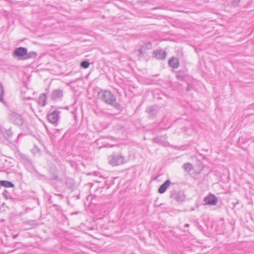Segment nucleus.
<instances>
[{"label":"nucleus","mask_w":254,"mask_h":254,"mask_svg":"<svg viewBox=\"0 0 254 254\" xmlns=\"http://www.w3.org/2000/svg\"><path fill=\"white\" fill-rule=\"evenodd\" d=\"M98 96L105 103L110 105H113L116 101L114 94L108 90H101L98 92Z\"/></svg>","instance_id":"1"},{"label":"nucleus","mask_w":254,"mask_h":254,"mask_svg":"<svg viewBox=\"0 0 254 254\" xmlns=\"http://www.w3.org/2000/svg\"><path fill=\"white\" fill-rule=\"evenodd\" d=\"M109 163L112 166H118L126 163L125 158L120 153L113 154L109 157Z\"/></svg>","instance_id":"2"},{"label":"nucleus","mask_w":254,"mask_h":254,"mask_svg":"<svg viewBox=\"0 0 254 254\" xmlns=\"http://www.w3.org/2000/svg\"><path fill=\"white\" fill-rule=\"evenodd\" d=\"M9 121L17 126H21L23 124L22 116L15 112H11L8 116Z\"/></svg>","instance_id":"3"},{"label":"nucleus","mask_w":254,"mask_h":254,"mask_svg":"<svg viewBox=\"0 0 254 254\" xmlns=\"http://www.w3.org/2000/svg\"><path fill=\"white\" fill-rule=\"evenodd\" d=\"M27 54V48L24 47H18L16 48L12 53V56L14 57H16L19 60H24Z\"/></svg>","instance_id":"4"},{"label":"nucleus","mask_w":254,"mask_h":254,"mask_svg":"<svg viewBox=\"0 0 254 254\" xmlns=\"http://www.w3.org/2000/svg\"><path fill=\"white\" fill-rule=\"evenodd\" d=\"M59 114L57 111H53L47 116L48 121L53 124L57 123L60 117Z\"/></svg>","instance_id":"5"},{"label":"nucleus","mask_w":254,"mask_h":254,"mask_svg":"<svg viewBox=\"0 0 254 254\" xmlns=\"http://www.w3.org/2000/svg\"><path fill=\"white\" fill-rule=\"evenodd\" d=\"M217 198L213 194H210L205 197L204 201L206 204L214 205L217 202Z\"/></svg>","instance_id":"6"},{"label":"nucleus","mask_w":254,"mask_h":254,"mask_svg":"<svg viewBox=\"0 0 254 254\" xmlns=\"http://www.w3.org/2000/svg\"><path fill=\"white\" fill-rule=\"evenodd\" d=\"M154 55L157 59L163 60L166 58L167 53L163 50H160L154 51Z\"/></svg>","instance_id":"7"},{"label":"nucleus","mask_w":254,"mask_h":254,"mask_svg":"<svg viewBox=\"0 0 254 254\" xmlns=\"http://www.w3.org/2000/svg\"><path fill=\"white\" fill-rule=\"evenodd\" d=\"M170 184L171 181L169 180H166L162 185L160 186L158 189V192L161 194L164 193Z\"/></svg>","instance_id":"8"},{"label":"nucleus","mask_w":254,"mask_h":254,"mask_svg":"<svg viewBox=\"0 0 254 254\" xmlns=\"http://www.w3.org/2000/svg\"><path fill=\"white\" fill-rule=\"evenodd\" d=\"M63 96V91L60 89L54 90L51 95V98L53 100H56L62 97Z\"/></svg>","instance_id":"9"},{"label":"nucleus","mask_w":254,"mask_h":254,"mask_svg":"<svg viewBox=\"0 0 254 254\" xmlns=\"http://www.w3.org/2000/svg\"><path fill=\"white\" fill-rule=\"evenodd\" d=\"M46 101L47 99L45 94H42L38 98L37 103L39 105L44 107L46 104Z\"/></svg>","instance_id":"10"},{"label":"nucleus","mask_w":254,"mask_h":254,"mask_svg":"<svg viewBox=\"0 0 254 254\" xmlns=\"http://www.w3.org/2000/svg\"><path fill=\"white\" fill-rule=\"evenodd\" d=\"M169 64L173 68H178L179 66V61L177 59L174 57L171 58L169 60Z\"/></svg>","instance_id":"11"},{"label":"nucleus","mask_w":254,"mask_h":254,"mask_svg":"<svg viewBox=\"0 0 254 254\" xmlns=\"http://www.w3.org/2000/svg\"><path fill=\"white\" fill-rule=\"evenodd\" d=\"M166 138L167 137L166 136H158L153 139V141L154 142L164 145L166 143Z\"/></svg>","instance_id":"12"},{"label":"nucleus","mask_w":254,"mask_h":254,"mask_svg":"<svg viewBox=\"0 0 254 254\" xmlns=\"http://www.w3.org/2000/svg\"><path fill=\"white\" fill-rule=\"evenodd\" d=\"M0 185L7 188H12L14 187V185L8 181H0Z\"/></svg>","instance_id":"13"},{"label":"nucleus","mask_w":254,"mask_h":254,"mask_svg":"<svg viewBox=\"0 0 254 254\" xmlns=\"http://www.w3.org/2000/svg\"><path fill=\"white\" fill-rule=\"evenodd\" d=\"M37 53L35 52L31 51L29 53H28L27 51V54L23 59L27 60L31 58H35L37 57Z\"/></svg>","instance_id":"14"},{"label":"nucleus","mask_w":254,"mask_h":254,"mask_svg":"<svg viewBox=\"0 0 254 254\" xmlns=\"http://www.w3.org/2000/svg\"><path fill=\"white\" fill-rule=\"evenodd\" d=\"M172 196L177 201H182L183 197L179 192H175L172 194Z\"/></svg>","instance_id":"15"},{"label":"nucleus","mask_w":254,"mask_h":254,"mask_svg":"<svg viewBox=\"0 0 254 254\" xmlns=\"http://www.w3.org/2000/svg\"><path fill=\"white\" fill-rule=\"evenodd\" d=\"M183 168L185 171L189 173L193 169L192 165L190 163H186L183 165Z\"/></svg>","instance_id":"16"},{"label":"nucleus","mask_w":254,"mask_h":254,"mask_svg":"<svg viewBox=\"0 0 254 254\" xmlns=\"http://www.w3.org/2000/svg\"><path fill=\"white\" fill-rule=\"evenodd\" d=\"M0 101L3 102L4 101L3 98V88L2 85L0 83Z\"/></svg>","instance_id":"17"},{"label":"nucleus","mask_w":254,"mask_h":254,"mask_svg":"<svg viewBox=\"0 0 254 254\" xmlns=\"http://www.w3.org/2000/svg\"><path fill=\"white\" fill-rule=\"evenodd\" d=\"M177 78L178 79L180 80H183L184 79V73L181 71H178L177 73Z\"/></svg>","instance_id":"18"},{"label":"nucleus","mask_w":254,"mask_h":254,"mask_svg":"<svg viewBox=\"0 0 254 254\" xmlns=\"http://www.w3.org/2000/svg\"><path fill=\"white\" fill-rule=\"evenodd\" d=\"M80 65L84 68H87L89 66V63L88 61H83L81 63Z\"/></svg>","instance_id":"19"},{"label":"nucleus","mask_w":254,"mask_h":254,"mask_svg":"<svg viewBox=\"0 0 254 254\" xmlns=\"http://www.w3.org/2000/svg\"><path fill=\"white\" fill-rule=\"evenodd\" d=\"M234 0V2L236 3H238V2H240V0Z\"/></svg>","instance_id":"20"},{"label":"nucleus","mask_w":254,"mask_h":254,"mask_svg":"<svg viewBox=\"0 0 254 254\" xmlns=\"http://www.w3.org/2000/svg\"><path fill=\"white\" fill-rule=\"evenodd\" d=\"M138 52L139 53V54H142V50L139 49V50H138Z\"/></svg>","instance_id":"21"},{"label":"nucleus","mask_w":254,"mask_h":254,"mask_svg":"<svg viewBox=\"0 0 254 254\" xmlns=\"http://www.w3.org/2000/svg\"><path fill=\"white\" fill-rule=\"evenodd\" d=\"M189 226V224H186V226L188 227Z\"/></svg>","instance_id":"22"}]
</instances>
